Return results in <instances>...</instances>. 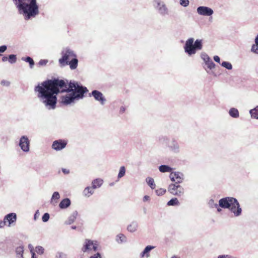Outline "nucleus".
<instances>
[{"label":"nucleus","instance_id":"20e7f679","mask_svg":"<svg viewBox=\"0 0 258 258\" xmlns=\"http://www.w3.org/2000/svg\"><path fill=\"white\" fill-rule=\"evenodd\" d=\"M61 87L58 78L49 79V108L52 109L55 108L57 102H58L57 95H58V97L63 95L64 92L61 91Z\"/></svg>","mask_w":258,"mask_h":258},{"label":"nucleus","instance_id":"79ce46f5","mask_svg":"<svg viewBox=\"0 0 258 258\" xmlns=\"http://www.w3.org/2000/svg\"><path fill=\"white\" fill-rule=\"evenodd\" d=\"M56 258H67V255L66 253L62 252H57L56 254Z\"/></svg>","mask_w":258,"mask_h":258},{"label":"nucleus","instance_id":"ddd939ff","mask_svg":"<svg viewBox=\"0 0 258 258\" xmlns=\"http://www.w3.org/2000/svg\"><path fill=\"white\" fill-rule=\"evenodd\" d=\"M197 11L199 15L204 16H211L214 14L213 9L206 6H200Z\"/></svg>","mask_w":258,"mask_h":258},{"label":"nucleus","instance_id":"774afa93","mask_svg":"<svg viewBox=\"0 0 258 258\" xmlns=\"http://www.w3.org/2000/svg\"><path fill=\"white\" fill-rule=\"evenodd\" d=\"M171 258H180V257L177 256L176 255H173L171 257Z\"/></svg>","mask_w":258,"mask_h":258},{"label":"nucleus","instance_id":"864d4df0","mask_svg":"<svg viewBox=\"0 0 258 258\" xmlns=\"http://www.w3.org/2000/svg\"><path fill=\"white\" fill-rule=\"evenodd\" d=\"M214 61L218 63H220V58L218 55H215L213 57Z\"/></svg>","mask_w":258,"mask_h":258},{"label":"nucleus","instance_id":"0eeeda50","mask_svg":"<svg viewBox=\"0 0 258 258\" xmlns=\"http://www.w3.org/2000/svg\"><path fill=\"white\" fill-rule=\"evenodd\" d=\"M153 5L155 10L161 16H164L169 14L168 8L161 0H154Z\"/></svg>","mask_w":258,"mask_h":258},{"label":"nucleus","instance_id":"8fccbe9b","mask_svg":"<svg viewBox=\"0 0 258 258\" xmlns=\"http://www.w3.org/2000/svg\"><path fill=\"white\" fill-rule=\"evenodd\" d=\"M7 49V46L5 45L0 46V53L4 52ZM1 54H0V56Z\"/></svg>","mask_w":258,"mask_h":258},{"label":"nucleus","instance_id":"39448f33","mask_svg":"<svg viewBox=\"0 0 258 258\" xmlns=\"http://www.w3.org/2000/svg\"><path fill=\"white\" fill-rule=\"evenodd\" d=\"M34 91L37 93V96L40 101L47 107L48 106V79L35 86Z\"/></svg>","mask_w":258,"mask_h":258},{"label":"nucleus","instance_id":"6e6d98bb","mask_svg":"<svg viewBox=\"0 0 258 258\" xmlns=\"http://www.w3.org/2000/svg\"><path fill=\"white\" fill-rule=\"evenodd\" d=\"M39 210H37L34 214V219L35 220H36L37 219V218L39 216Z\"/></svg>","mask_w":258,"mask_h":258},{"label":"nucleus","instance_id":"a19ab883","mask_svg":"<svg viewBox=\"0 0 258 258\" xmlns=\"http://www.w3.org/2000/svg\"><path fill=\"white\" fill-rule=\"evenodd\" d=\"M180 5L184 7H186L189 5V2L188 0H180Z\"/></svg>","mask_w":258,"mask_h":258},{"label":"nucleus","instance_id":"5fc2aeb1","mask_svg":"<svg viewBox=\"0 0 258 258\" xmlns=\"http://www.w3.org/2000/svg\"><path fill=\"white\" fill-rule=\"evenodd\" d=\"M125 107L124 106H121L119 109V113L123 114L125 111Z\"/></svg>","mask_w":258,"mask_h":258},{"label":"nucleus","instance_id":"4c0bfd02","mask_svg":"<svg viewBox=\"0 0 258 258\" xmlns=\"http://www.w3.org/2000/svg\"><path fill=\"white\" fill-rule=\"evenodd\" d=\"M8 61L11 63H15L17 61V56L15 54H10L8 57Z\"/></svg>","mask_w":258,"mask_h":258},{"label":"nucleus","instance_id":"3c124183","mask_svg":"<svg viewBox=\"0 0 258 258\" xmlns=\"http://www.w3.org/2000/svg\"><path fill=\"white\" fill-rule=\"evenodd\" d=\"M89 258H102V256L99 252H97L94 255H91Z\"/></svg>","mask_w":258,"mask_h":258},{"label":"nucleus","instance_id":"423d86ee","mask_svg":"<svg viewBox=\"0 0 258 258\" xmlns=\"http://www.w3.org/2000/svg\"><path fill=\"white\" fill-rule=\"evenodd\" d=\"M194 39L190 38L186 41L184 46V51L188 55L194 54L197 50H200L202 49V40L197 39L194 43Z\"/></svg>","mask_w":258,"mask_h":258},{"label":"nucleus","instance_id":"f8f14e48","mask_svg":"<svg viewBox=\"0 0 258 258\" xmlns=\"http://www.w3.org/2000/svg\"><path fill=\"white\" fill-rule=\"evenodd\" d=\"M169 150L174 153H178L180 152V146L176 139L172 138L171 142H169L167 146Z\"/></svg>","mask_w":258,"mask_h":258},{"label":"nucleus","instance_id":"49530a36","mask_svg":"<svg viewBox=\"0 0 258 258\" xmlns=\"http://www.w3.org/2000/svg\"><path fill=\"white\" fill-rule=\"evenodd\" d=\"M42 221L46 222L48 221V213H45L42 217Z\"/></svg>","mask_w":258,"mask_h":258},{"label":"nucleus","instance_id":"f257e3e1","mask_svg":"<svg viewBox=\"0 0 258 258\" xmlns=\"http://www.w3.org/2000/svg\"><path fill=\"white\" fill-rule=\"evenodd\" d=\"M61 92L66 93L59 96L58 106H68L75 103L76 101L82 99L88 89L81 83L74 80L59 79Z\"/></svg>","mask_w":258,"mask_h":258},{"label":"nucleus","instance_id":"69168bd1","mask_svg":"<svg viewBox=\"0 0 258 258\" xmlns=\"http://www.w3.org/2000/svg\"><path fill=\"white\" fill-rule=\"evenodd\" d=\"M76 228H77L76 226H71V229H72L73 230L76 229Z\"/></svg>","mask_w":258,"mask_h":258},{"label":"nucleus","instance_id":"9b49d317","mask_svg":"<svg viewBox=\"0 0 258 258\" xmlns=\"http://www.w3.org/2000/svg\"><path fill=\"white\" fill-rule=\"evenodd\" d=\"M19 146L24 152H28L30 150V141L26 136L21 137L19 142Z\"/></svg>","mask_w":258,"mask_h":258},{"label":"nucleus","instance_id":"cd10ccee","mask_svg":"<svg viewBox=\"0 0 258 258\" xmlns=\"http://www.w3.org/2000/svg\"><path fill=\"white\" fill-rule=\"evenodd\" d=\"M159 170L162 173L170 172L172 170V168L167 165H161L159 167Z\"/></svg>","mask_w":258,"mask_h":258},{"label":"nucleus","instance_id":"473e14b6","mask_svg":"<svg viewBox=\"0 0 258 258\" xmlns=\"http://www.w3.org/2000/svg\"><path fill=\"white\" fill-rule=\"evenodd\" d=\"M146 182L149 186L152 189H154L156 187L154 179L152 177H148L146 178Z\"/></svg>","mask_w":258,"mask_h":258},{"label":"nucleus","instance_id":"2eb2a0df","mask_svg":"<svg viewBox=\"0 0 258 258\" xmlns=\"http://www.w3.org/2000/svg\"><path fill=\"white\" fill-rule=\"evenodd\" d=\"M229 210L235 217H238L241 215L242 209L237 199L235 203H233L232 204Z\"/></svg>","mask_w":258,"mask_h":258},{"label":"nucleus","instance_id":"412c9836","mask_svg":"<svg viewBox=\"0 0 258 258\" xmlns=\"http://www.w3.org/2000/svg\"><path fill=\"white\" fill-rule=\"evenodd\" d=\"M71 204V200L67 198L61 201L59 204V207L61 209H65L68 208Z\"/></svg>","mask_w":258,"mask_h":258},{"label":"nucleus","instance_id":"37998d69","mask_svg":"<svg viewBox=\"0 0 258 258\" xmlns=\"http://www.w3.org/2000/svg\"><path fill=\"white\" fill-rule=\"evenodd\" d=\"M36 251L37 252V253L41 254L44 252V248L42 246H36Z\"/></svg>","mask_w":258,"mask_h":258},{"label":"nucleus","instance_id":"6e6552de","mask_svg":"<svg viewBox=\"0 0 258 258\" xmlns=\"http://www.w3.org/2000/svg\"><path fill=\"white\" fill-rule=\"evenodd\" d=\"M168 190L170 194L178 197L181 196L184 194V188L179 184H170Z\"/></svg>","mask_w":258,"mask_h":258},{"label":"nucleus","instance_id":"de8ad7c7","mask_svg":"<svg viewBox=\"0 0 258 258\" xmlns=\"http://www.w3.org/2000/svg\"><path fill=\"white\" fill-rule=\"evenodd\" d=\"M48 60L47 59H41L39 62L38 64L39 66H45L47 63Z\"/></svg>","mask_w":258,"mask_h":258},{"label":"nucleus","instance_id":"f3484780","mask_svg":"<svg viewBox=\"0 0 258 258\" xmlns=\"http://www.w3.org/2000/svg\"><path fill=\"white\" fill-rule=\"evenodd\" d=\"M17 220V215L16 213H11L7 214L5 216L4 220L5 221L6 225H7V223H8V226H11L14 223H15Z\"/></svg>","mask_w":258,"mask_h":258},{"label":"nucleus","instance_id":"c03bdc74","mask_svg":"<svg viewBox=\"0 0 258 258\" xmlns=\"http://www.w3.org/2000/svg\"><path fill=\"white\" fill-rule=\"evenodd\" d=\"M98 241L96 240H94L93 245H92V249H93V250L94 251H96L97 250H98Z\"/></svg>","mask_w":258,"mask_h":258},{"label":"nucleus","instance_id":"7c9ffc66","mask_svg":"<svg viewBox=\"0 0 258 258\" xmlns=\"http://www.w3.org/2000/svg\"><path fill=\"white\" fill-rule=\"evenodd\" d=\"M127 238L126 236L121 233H120L116 235V241L118 243H122L126 241Z\"/></svg>","mask_w":258,"mask_h":258},{"label":"nucleus","instance_id":"c85d7f7f","mask_svg":"<svg viewBox=\"0 0 258 258\" xmlns=\"http://www.w3.org/2000/svg\"><path fill=\"white\" fill-rule=\"evenodd\" d=\"M15 251L18 258H24V246L23 245L16 247Z\"/></svg>","mask_w":258,"mask_h":258},{"label":"nucleus","instance_id":"5701e85b","mask_svg":"<svg viewBox=\"0 0 258 258\" xmlns=\"http://www.w3.org/2000/svg\"><path fill=\"white\" fill-rule=\"evenodd\" d=\"M103 183V180L101 178H96L92 180L91 184L94 189L100 187Z\"/></svg>","mask_w":258,"mask_h":258},{"label":"nucleus","instance_id":"c9c22d12","mask_svg":"<svg viewBox=\"0 0 258 258\" xmlns=\"http://www.w3.org/2000/svg\"><path fill=\"white\" fill-rule=\"evenodd\" d=\"M125 171L126 170L125 167L123 166H121L119 168V173L117 175V178L119 179L124 176L125 174Z\"/></svg>","mask_w":258,"mask_h":258},{"label":"nucleus","instance_id":"6ab92c4d","mask_svg":"<svg viewBox=\"0 0 258 258\" xmlns=\"http://www.w3.org/2000/svg\"><path fill=\"white\" fill-rule=\"evenodd\" d=\"M155 248V246H152V245H148L147 246L144 250L140 253V257L143 258L144 257L146 256V257H149L150 255V252L151 250L154 249Z\"/></svg>","mask_w":258,"mask_h":258},{"label":"nucleus","instance_id":"58836bf2","mask_svg":"<svg viewBox=\"0 0 258 258\" xmlns=\"http://www.w3.org/2000/svg\"><path fill=\"white\" fill-rule=\"evenodd\" d=\"M208 206L211 208H217L219 207V204L215 203L213 199H210L208 202Z\"/></svg>","mask_w":258,"mask_h":258},{"label":"nucleus","instance_id":"1a4fd4ad","mask_svg":"<svg viewBox=\"0 0 258 258\" xmlns=\"http://www.w3.org/2000/svg\"><path fill=\"white\" fill-rule=\"evenodd\" d=\"M236 199L233 197H227L221 199L219 201V207L224 209H229L233 203H235Z\"/></svg>","mask_w":258,"mask_h":258},{"label":"nucleus","instance_id":"bb28decb","mask_svg":"<svg viewBox=\"0 0 258 258\" xmlns=\"http://www.w3.org/2000/svg\"><path fill=\"white\" fill-rule=\"evenodd\" d=\"M229 114L230 116L233 118H238L239 116V111L237 109L235 108H231L229 111Z\"/></svg>","mask_w":258,"mask_h":258},{"label":"nucleus","instance_id":"09e8293b","mask_svg":"<svg viewBox=\"0 0 258 258\" xmlns=\"http://www.w3.org/2000/svg\"><path fill=\"white\" fill-rule=\"evenodd\" d=\"M217 258H235L228 254L219 255Z\"/></svg>","mask_w":258,"mask_h":258},{"label":"nucleus","instance_id":"052dcab7","mask_svg":"<svg viewBox=\"0 0 258 258\" xmlns=\"http://www.w3.org/2000/svg\"><path fill=\"white\" fill-rule=\"evenodd\" d=\"M62 172L64 173V174H69L70 173V171L68 169H64V168H62Z\"/></svg>","mask_w":258,"mask_h":258},{"label":"nucleus","instance_id":"4be33fe9","mask_svg":"<svg viewBox=\"0 0 258 258\" xmlns=\"http://www.w3.org/2000/svg\"><path fill=\"white\" fill-rule=\"evenodd\" d=\"M173 175L176 181L174 184L181 183L183 180V174L180 172H172V175Z\"/></svg>","mask_w":258,"mask_h":258},{"label":"nucleus","instance_id":"bf43d9fd","mask_svg":"<svg viewBox=\"0 0 258 258\" xmlns=\"http://www.w3.org/2000/svg\"><path fill=\"white\" fill-rule=\"evenodd\" d=\"M254 42H255V44H253L252 46L256 45V46H257V48H258V34L257 35V36H256V37L255 38Z\"/></svg>","mask_w":258,"mask_h":258},{"label":"nucleus","instance_id":"aec40b11","mask_svg":"<svg viewBox=\"0 0 258 258\" xmlns=\"http://www.w3.org/2000/svg\"><path fill=\"white\" fill-rule=\"evenodd\" d=\"M78 215V213L77 211H74L72 214L68 217V219L64 222L66 225H71L74 222Z\"/></svg>","mask_w":258,"mask_h":258},{"label":"nucleus","instance_id":"ea45409f","mask_svg":"<svg viewBox=\"0 0 258 258\" xmlns=\"http://www.w3.org/2000/svg\"><path fill=\"white\" fill-rule=\"evenodd\" d=\"M166 192V190L164 188H159L156 190V194L159 196L163 195Z\"/></svg>","mask_w":258,"mask_h":258},{"label":"nucleus","instance_id":"dca6fc26","mask_svg":"<svg viewBox=\"0 0 258 258\" xmlns=\"http://www.w3.org/2000/svg\"><path fill=\"white\" fill-rule=\"evenodd\" d=\"M201 58L204 61L208 68H209L210 70H212L215 68V64L206 53L202 52L201 54Z\"/></svg>","mask_w":258,"mask_h":258},{"label":"nucleus","instance_id":"e433bc0d","mask_svg":"<svg viewBox=\"0 0 258 258\" xmlns=\"http://www.w3.org/2000/svg\"><path fill=\"white\" fill-rule=\"evenodd\" d=\"M221 65L222 67L225 68V69L230 70L232 69V65L231 63L228 61H223Z\"/></svg>","mask_w":258,"mask_h":258},{"label":"nucleus","instance_id":"4468645a","mask_svg":"<svg viewBox=\"0 0 258 258\" xmlns=\"http://www.w3.org/2000/svg\"><path fill=\"white\" fill-rule=\"evenodd\" d=\"M67 143V141L64 140H55L52 143L51 147L55 151H60L66 147Z\"/></svg>","mask_w":258,"mask_h":258},{"label":"nucleus","instance_id":"9d476101","mask_svg":"<svg viewBox=\"0 0 258 258\" xmlns=\"http://www.w3.org/2000/svg\"><path fill=\"white\" fill-rule=\"evenodd\" d=\"M89 96L93 97L94 99L99 102L101 105H104L106 101V99L102 93L97 90H93L89 94Z\"/></svg>","mask_w":258,"mask_h":258},{"label":"nucleus","instance_id":"603ef678","mask_svg":"<svg viewBox=\"0 0 258 258\" xmlns=\"http://www.w3.org/2000/svg\"><path fill=\"white\" fill-rule=\"evenodd\" d=\"M1 84L4 86H9L10 85V82L5 80H3L1 82Z\"/></svg>","mask_w":258,"mask_h":258},{"label":"nucleus","instance_id":"393cba45","mask_svg":"<svg viewBox=\"0 0 258 258\" xmlns=\"http://www.w3.org/2000/svg\"><path fill=\"white\" fill-rule=\"evenodd\" d=\"M94 193V188L91 186H87L83 190V195L89 197Z\"/></svg>","mask_w":258,"mask_h":258},{"label":"nucleus","instance_id":"a18cd8bd","mask_svg":"<svg viewBox=\"0 0 258 258\" xmlns=\"http://www.w3.org/2000/svg\"><path fill=\"white\" fill-rule=\"evenodd\" d=\"M251 51L254 53L258 54V48L257 46L254 45L251 46Z\"/></svg>","mask_w":258,"mask_h":258},{"label":"nucleus","instance_id":"2f4dec72","mask_svg":"<svg viewBox=\"0 0 258 258\" xmlns=\"http://www.w3.org/2000/svg\"><path fill=\"white\" fill-rule=\"evenodd\" d=\"M22 59L26 62L29 63V67L31 69L33 68L35 63L33 59L31 57L27 56L26 57H22Z\"/></svg>","mask_w":258,"mask_h":258},{"label":"nucleus","instance_id":"e2e57ef3","mask_svg":"<svg viewBox=\"0 0 258 258\" xmlns=\"http://www.w3.org/2000/svg\"><path fill=\"white\" fill-rule=\"evenodd\" d=\"M2 60L4 62L6 61L7 60H8V57L6 56H4L2 57Z\"/></svg>","mask_w":258,"mask_h":258},{"label":"nucleus","instance_id":"f704fd0d","mask_svg":"<svg viewBox=\"0 0 258 258\" xmlns=\"http://www.w3.org/2000/svg\"><path fill=\"white\" fill-rule=\"evenodd\" d=\"M179 205V202L177 198H172L167 203L168 206H177Z\"/></svg>","mask_w":258,"mask_h":258},{"label":"nucleus","instance_id":"680f3d73","mask_svg":"<svg viewBox=\"0 0 258 258\" xmlns=\"http://www.w3.org/2000/svg\"><path fill=\"white\" fill-rule=\"evenodd\" d=\"M5 225H6L5 221L0 220V228L3 227Z\"/></svg>","mask_w":258,"mask_h":258},{"label":"nucleus","instance_id":"0e129e2a","mask_svg":"<svg viewBox=\"0 0 258 258\" xmlns=\"http://www.w3.org/2000/svg\"><path fill=\"white\" fill-rule=\"evenodd\" d=\"M30 251H31V252L32 254V256L34 255V258H37L36 255L35 253L33 251V249H31Z\"/></svg>","mask_w":258,"mask_h":258},{"label":"nucleus","instance_id":"b1692460","mask_svg":"<svg viewBox=\"0 0 258 258\" xmlns=\"http://www.w3.org/2000/svg\"><path fill=\"white\" fill-rule=\"evenodd\" d=\"M138 227V223L137 221H133L127 226V230L130 232H134L137 231Z\"/></svg>","mask_w":258,"mask_h":258},{"label":"nucleus","instance_id":"13d9d810","mask_svg":"<svg viewBox=\"0 0 258 258\" xmlns=\"http://www.w3.org/2000/svg\"><path fill=\"white\" fill-rule=\"evenodd\" d=\"M150 197H149V196H145L144 197V198H143V201H144V202H146V201H149V200H150Z\"/></svg>","mask_w":258,"mask_h":258},{"label":"nucleus","instance_id":"338daca9","mask_svg":"<svg viewBox=\"0 0 258 258\" xmlns=\"http://www.w3.org/2000/svg\"><path fill=\"white\" fill-rule=\"evenodd\" d=\"M217 208V211L218 212H220L222 211V210L220 208H218V207L217 208Z\"/></svg>","mask_w":258,"mask_h":258},{"label":"nucleus","instance_id":"f03ea898","mask_svg":"<svg viewBox=\"0 0 258 258\" xmlns=\"http://www.w3.org/2000/svg\"><path fill=\"white\" fill-rule=\"evenodd\" d=\"M19 14L23 15L25 20L35 17L39 14V7L36 0H12Z\"/></svg>","mask_w":258,"mask_h":258},{"label":"nucleus","instance_id":"72a5a7b5","mask_svg":"<svg viewBox=\"0 0 258 258\" xmlns=\"http://www.w3.org/2000/svg\"><path fill=\"white\" fill-rule=\"evenodd\" d=\"M249 113L252 118H255L258 116V106H256L254 108L250 110Z\"/></svg>","mask_w":258,"mask_h":258},{"label":"nucleus","instance_id":"a878e982","mask_svg":"<svg viewBox=\"0 0 258 258\" xmlns=\"http://www.w3.org/2000/svg\"><path fill=\"white\" fill-rule=\"evenodd\" d=\"M60 198V195L58 192L55 191L53 192L51 198L50 203L54 206L57 203V200Z\"/></svg>","mask_w":258,"mask_h":258},{"label":"nucleus","instance_id":"a211bd4d","mask_svg":"<svg viewBox=\"0 0 258 258\" xmlns=\"http://www.w3.org/2000/svg\"><path fill=\"white\" fill-rule=\"evenodd\" d=\"M94 240H92L89 239H86L85 240L84 244L82 248V250L85 252L88 250H91L92 247V245H93Z\"/></svg>","mask_w":258,"mask_h":258},{"label":"nucleus","instance_id":"4d7b16f0","mask_svg":"<svg viewBox=\"0 0 258 258\" xmlns=\"http://www.w3.org/2000/svg\"><path fill=\"white\" fill-rule=\"evenodd\" d=\"M169 177L172 181L175 182L176 181L174 175H172V172H171V173L170 174Z\"/></svg>","mask_w":258,"mask_h":258},{"label":"nucleus","instance_id":"7ed1b4c3","mask_svg":"<svg viewBox=\"0 0 258 258\" xmlns=\"http://www.w3.org/2000/svg\"><path fill=\"white\" fill-rule=\"evenodd\" d=\"M61 57L58 59L59 66L61 68L68 65L72 70H75L78 66V59L75 51L69 47L62 48Z\"/></svg>","mask_w":258,"mask_h":258},{"label":"nucleus","instance_id":"c756f323","mask_svg":"<svg viewBox=\"0 0 258 258\" xmlns=\"http://www.w3.org/2000/svg\"><path fill=\"white\" fill-rule=\"evenodd\" d=\"M158 141L159 143L161 144H166L167 146V144L169 143V138L166 136L161 135L158 137Z\"/></svg>","mask_w":258,"mask_h":258}]
</instances>
